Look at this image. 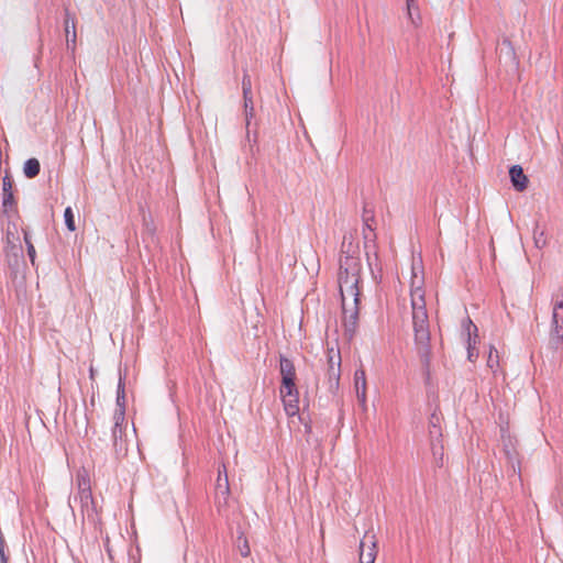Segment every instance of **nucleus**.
Here are the masks:
<instances>
[{"mask_svg":"<svg viewBox=\"0 0 563 563\" xmlns=\"http://www.w3.org/2000/svg\"><path fill=\"white\" fill-rule=\"evenodd\" d=\"M509 176L514 188L517 191H523L528 187L529 179L525 175L523 169L520 165H514L509 169Z\"/></svg>","mask_w":563,"mask_h":563,"instance_id":"9d476101","label":"nucleus"},{"mask_svg":"<svg viewBox=\"0 0 563 563\" xmlns=\"http://www.w3.org/2000/svg\"><path fill=\"white\" fill-rule=\"evenodd\" d=\"M244 99V111H245V121L246 128L249 129L251 125V120L255 115V109L253 103V96L243 97Z\"/></svg>","mask_w":563,"mask_h":563,"instance_id":"f3484780","label":"nucleus"},{"mask_svg":"<svg viewBox=\"0 0 563 563\" xmlns=\"http://www.w3.org/2000/svg\"><path fill=\"white\" fill-rule=\"evenodd\" d=\"M282 399H283L284 409H285V412L287 413V416L294 417L299 412L298 394H294L292 397L285 396V397H282Z\"/></svg>","mask_w":563,"mask_h":563,"instance_id":"4468645a","label":"nucleus"},{"mask_svg":"<svg viewBox=\"0 0 563 563\" xmlns=\"http://www.w3.org/2000/svg\"><path fill=\"white\" fill-rule=\"evenodd\" d=\"M377 555V541L374 533L366 532L360 543L358 563H374Z\"/></svg>","mask_w":563,"mask_h":563,"instance_id":"0eeeda50","label":"nucleus"},{"mask_svg":"<svg viewBox=\"0 0 563 563\" xmlns=\"http://www.w3.org/2000/svg\"><path fill=\"white\" fill-rule=\"evenodd\" d=\"M64 219L65 224L67 229L71 232L76 230L75 219H74V212L70 207H67L64 211Z\"/></svg>","mask_w":563,"mask_h":563,"instance_id":"b1692460","label":"nucleus"},{"mask_svg":"<svg viewBox=\"0 0 563 563\" xmlns=\"http://www.w3.org/2000/svg\"><path fill=\"white\" fill-rule=\"evenodd\" d=\"M463 335L465 336L466 347H467V360L470 362H475L478 357V352L476 349L477 345V327L473 323V321L467 317L462 322Z\"/></svg>","mask_w":563,"mask_h":563,"instance_id":"39448f33","label":"nucleus"},{"mask_svg":"<svg viewBox=\"0 0 563 563\" xmlns=\"http://www.w3.org/2000/svg\"><path fill=\"white\" fill-rule=\"evenodd\" d=\"M24 240H25V243L27 245V255H29L32 264H34V261H35V249H34L33 244L30 242V240L27 238V234H25Z\"/></svg>","mask_w":563,"mask_h":563,"instance_id":"bb28decb","label":"nucleus"},{"mask_svg":"<svg viewBox=\"0 0 563 563\" xmlns=\"http://www.w3.org/2000/svg\"><path fill=\"white\" fill-rule=\"evenodd\" d=\"M230 496V484L227 471L224 470V477H221V471H218V478L216 483V504L218 508L225 507Z\"/></svg>","mask_w":563,"mask_h":563,"instance_id":"6e6552de","label":"nucleus"},{"mask_svg":"<svg viewBox=\"0 0 563 563\" xmlns=\"http://www.w3.org/2000/svg\"><path fill=\"white\" fill-rule=\"evenodd\" d=\"M423 285L424 277L421 263L413 261L410 280L412 327L417 351L421 357L427 360L430 354V330Z\"/></svg>","mask_w":563,"mask_h":563,"instance_id":"f03ea898","label":"nucleus"},{"mask_svg":"<svg viewBox=\"0 0 563 563\" xmlns=\"http://www.w3.org/2000/svg\"><path fill=\"white\" fill-rule=\"evenodd\" d=\"M533 243L534 246L539 250L543 249L548 243L544 231L539 230L538 225H536L533 230Z\"/></svg>","mask_w":563,"mask_h":563,"instance_id":"aec40b11","label":"nucleus"},{"mask_svg":"<svg viewBox=\"0 0 563 563\" xmlns=\"http://www.w3.org/2000/svg\"><path fill=\"white\" fill-rule=\"evenodd\" d=\"M487 366L495 373L499 366L498 351L492 345L487 356Z\"/></svg>","mask_w":563,"mask_h":563,"instance_id":"6ab92c4d","label":"nucleus"},{"mask_svg":"<svg viewBox=\"0 0 563 563\" xmlns=\"http://www.w3.org/2000/svg\"><path fill=\"white\" fill-rule=\"evenodd\" d=\"M355 391L366 390V375L364 369H356L354 373Z\"/></svg>","mask_w":563,"mask_h":563,"instance_id":"a211bd4d","label":"nucleus"},{"mask_svg":"<svg viewBox=\"0 0 563 563\" xmlns=\"http://www.w3.org/2000/svg\"><path fill=\"white\" fill-rule=\"evenodd\" d=\"M41 165L38 159L29 158L23 166V173L26 178H34L40 174Z\"/></svg>","mask_w":563,"mask_h":563,"instance_id":"dca6fc26","label":"nucleus"},{"mask_svg":"<svg viewBox=\"0 0 563 563\" xmlns=\"http://www.w3.org/2000/svg\"><path fill=\"white\" fill-rule=\"evenodd\" d=\"M279 371L283 383H288L289 380H295L296 369L292 361L285 356H280L279 360Z\"/></svg>","mask_w":563,"mask_h":563,"instance_id":"ddd939ff","label":"nucleus"},{"mask_svg":"<svg viewBox=\"0 0 563 563\" xmlns=\"http://www.w3.org/2000/svg\"><path fill=\"white\" fill-rule=\"evenodd\" d=\"M112 440L113 448L118 454H125L126 445L123 440V429L122 428H112Z\"/></svg>","mask_w":563,"mask_h":563,"instance_id":"2eb2a0df","label":"nucleus"},{"mask_svg":"<svg viewBox=\"0 0 563 563\" xmlns=\"http://www.w3.org/2000/svg\"><path fill=\"white\" fill-rule=\"evenodd\" d=\"M125 419V409L123 407L117 408L113 413V428H122Z\"/></svg>","mask_w":563,"mask_h":563,"instance_id":"393cba45","label":"nucleus"},{"mask_svg":"<svg viewBox=\"0 0 563 563\" xmlns=\"http://www.w3.org/2000/svg\"><path fill=\"white\" fill-rule=\"evenodd\" d=\"M328 354V379L330 386L338 387L341 376V353L334 346L327 347Z\"/></svg>","mask_w":563,"mask_h":563,"instance_id":"423d86ee","label":"nucleus"},{"mask_svg":"<svg viewBox=\"0 0 563 563\" xmlns=\"http://www.w3.org/2000/svg\"><path fill=\"white\" fill-rule=\"evenodd\" d=\"M224 470L227 471L225 465H222V467L219 468V471H221V477H224Z\"/></svg>","mask_w":563,"mask_h":563,"instance_id":"7c9ffc66","label":"nucleus"},{"mask_svg":"<svg viewBox=\"0 0 563 563\" xmlns=\"http://www.w3.org/2000/svg\"><path fill=\"white\" fill-rule=\"evenodd\" d=\"M78 492L69 501L70 507H79L82 517L93 518L96 514L95 500L91 493L90 479L87 474L77 475Z\"/></svg>","mask_w":563,"mask_h":563,"instance_id":"7ed1b4c3","label":"nucleus"},{"mask_svg":"<svg viewBox=\"0 0 563 563\" xmlns=\"http://www.w3.org/2000/svg\"><path fill=\"white\" fill-rule=\"evenodd\" d=\"M65 32H66V43L67 47L75 49L76 45V22L75 19L70 16V13L66 11L65 15Z\"/></svg>","mask_w":563,"mask_h":563,"instance_id":"f8f14e48","label":"nucleus"},{"mask_svg":"<svg viewBox=\"0 0 563 563\" xmlns=\"http://www.w3.org/2000/svg\"><path fill=\"white\" fill-rule=\"evenodd\" d=\"M294 394H298L295 380H289L288 383H283L280 386V397L290 396L292 397Z\"/></svg>","mask_w":563,"mask_h":563,"instance_id":"412c9836","label":"nucleus"},{"mask_svg":"<svg viewBox=\"0 0 563 563\" xmlns=\"http://www.w3.org/2000/svg\"><path fill=\"white\" fill-rule=\"evenodd\" d=\"M563 343V294L552 296L549 346L558 350Z\"/></svg>","mask_w":563,"mask_h":563,"instance_id":"20e7f679","label":"nucleus"},{"mask_svg":"<svg viewBox=\"0 0 563 563\" xmlns=\"http://www.w3.org/2000/svg\"><path fill=\"white\" fill-rule=\"evenodd\" d=\"M356 398L363 407L366 406V390H357Z\"/></svg>","mask_w":563,"mask_h":563,"instance_id":"cd10ccee","label":"nucleus"},{"mask_svg":"<svg viewBox=\"0 0 563 563\" xmlns=\"http://www.w3.org/2000/svg\"><path fill=\"white\" fill-rule=\"evenodd\" d=\"M243 97L252 96V81L247 74H244L242 79Z\"/></svg>","mask_w":563,"mask_h":563,"instance_id":"a878e982","label":"nucleus"},{"mask_svg":"<svg viewBox=\"0 0 563 563\" xmlns=\"http://www.w3.org/2000/svg\"><path fill=\"white\" fill-rule=\"evenodd\" d=\"M123 407L125 409V391L124 383L122 377L119 379L118 393H117V408Z\"/></svg>","mask_w":563,"mask_h":563,"instance_id":"4be33fe9","label":"nucleus"},{"mask_svg":"<svg viewBox=\"0 0 563 563\" xmlns=\"http://www.w3.org/2000/svg\"><path fill=\"white\" fill-rule=\"evenodd\" d=\"M430 434L432 438L438 439L439 437H441L440 429H438L435 427V424H433V429L430 430ZM431 451H432V455H433L435 465L441 467L443 465V456H444L443 445L441 443H439L438 440H432Z\"/></svg>","mask_w":563,"mask_h":563,"instance_id":"9b49d317","label":"nucleus"},{"mask_svg":"<svg viewBox=\"0 0 563 563\" xmlns=\"http://www.w3.org/2000/svg\"><path fill=\"white\" fill-rule=\"evenodd\" d=\"M361 268L358 257L346 255L340 261L338 282L342 300L343 325L345 332L351 336L356 330L358 320Z\"/></svg>","mask_w":563,"mask_h":563,"instance_id":"f257e3e1","label":"nucleus"},{"mask_svg":"<svg viewBox=\"0 0 563 563\" xmlns=\"http://www.w3.org/2000/svg\"><path fill=\"white\" fill-rule=\"evenodd\" d=\"M238 542H239L238 548H239L241 555L244 558L249 556L251 553V549H250L247 539L243 536V533H241L238 537Z\"/></svg>","mask_w":563,"mask_h":563,"instance_id":"5701e85b","label":"nucleus"},{"mask_svg":"<svg viewBox=\"0 0 563 563\" xmlns=\"http://www.w3.org/2000/svg\"><path fill=\"white\" fill-rule=\"evenodd\" d=\"M413 3V0H407V5H408V9L410 10L411 5Z\"/></svg>","mask_w":563,"mask_h":563,"instance_id":"2f4dec72","label":"nucleus"},{"mask_svg":"<svg viewBox=\"0 0 563 563\" xmlns=\"http://www.w3.org/2000/svg\"><path fill=\"white\" fill-rule=\"evenodd\" d=\"M14 206L13 179L10 175L5 174L2 178V208L8 212L9 210H12Z\"/></svg>","mask_w":563,"mask_h":563,"instance_id":"1a4fd4ad","label":"nucleus"},{"mask_svg":"<svg viewBox=\"0 0 563 563\" xmlns=\"http://www.w3.org/2000/svg\"><path fill=\"white\" fill-rule=\"evenodd\" d=\"M3 560H4V562H9V558L4 551V544L2 541H0V561H1V563H3Z\"/></svg>","mask_w":563,"mask_h":563,"instance_id":"c85d7f7f","label":"nucleus"},{"mask_svg":"<svg viewBox=\"0 0 563 563\" xmlns=\"http://www.w3.org/2000/svg\"><path fill=\"white\" fill-rule=\"evenodd\" d=\"M364 222H365L366 228H367L369 231H372V228H371V224H369V218H365V219H364Z\"/></svg>","mask_w":563,"mask_h":563,"instance_id":"c756f323","label":"nucleus"}]
</instances>
